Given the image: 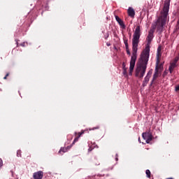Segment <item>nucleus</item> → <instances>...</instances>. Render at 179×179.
<instances>
[{"label": "nucleus", "instance_id": "1", "mask_svg": "<svg viewBox=\"0 0 179 179\" xmlns=\"http://www.w3.org/2000/svg\"><path fill=\"white\" fill-rule=\"evenodd\" d=\"M155 34V29H151L147 36V44L145 48L143 50L140 60L136 64V76L138 78H143L146 72V68H148V62H149V54L150 52V44H152V40H153V34Z\"/></svg>", "mask_w": 179, "mask_h": 179}, {"label": "nucleus", "instance_id": "2", "mask_svg": "<svg viewBox=\"0 0 179 179\" xmlns=\"http://www.w3.org/2000/svg\"><path fill=\"white\" fill-rule=\"evenodd\" d=\"M142 32L141 31V26H137L134 33L133 34L132 38V56L130 61L129 66V75H132L134 72V68H135V63L136 62V53L138 52V44H139V38H141V35Z\"/></svg>", "mask_w": 179, "mask_h": 179}, {"label": "nucleus", "instance_id": "3", "mask_svg": "<svg viewBox=\"0 0 179 179\" xmlns=\"http://www.w3.org/2000/svg\"><path fill=\"white\" fill-rule=\"evenodd\" d=\"M170 9V1H166L163 8V10L161 13L160 17L157 20L155 25L153 26L154 30L157 27V30L162 31L163 30V26L166 24L167 22V16H169V10Z\"/></svg>", "mask_w": 179, "mask_h": 179}, {"label": "nucleus", "instance_id": "4", "mask_svg": "<svg viewBox=\"0 0 179 179\" xmlns=\"http://www.w3.org/2000/svg\"><path fill=\"white\" fill-rule=\"evenodd\" d=\"M143 138L145 141L146 143H150L153 141V134L150 131H145L142 134Z\"/></svg>", "mask_w": 179, "mask_h": 179}, {"label": "nucleus", "instance_id": "5", "mask_svg": "<svg viewBox=\"0 0 179 179\" xmlns=\"http://www.w3.org/2000/svg\"><path fill=\"white\" fill-rule=\"evenodd\" d=\"M44 177V173L41 171L34 173L33 178L34 179H43Z\"/></svg>", "mask_w": 179, "mask_h": 179}, {"label": "nucleus", "instance_id": "6", "mask_svg": "<svg viewBox=\"0 0 179 179\" xmlns=\"http://www.w3.org/2000/svg\"><path fill=\"white\" fill-rule=\"evenodd\" d=\"M115 20L117 22L118 24L120 26L122 29H125V24L124 23V21L118 17V15H115Z\"/></svg>", "mask_w": 179, "mask_h": 179}, {"label": "nucleus", "instance_id": "7", "mask_svg": "<svg viewBox=\"0 0 179 179\" xmlns=\"http://www.w3.org/2000/svg\"><path fill=\"white\" fill-rule=\"evenodd\" d=\"M155 69L159 73L163 72V64H160V60H157Z\"/></svg>", "mask_w": 179, "mask_h": 179}, {"label": "nucleus", "instance_id": "8", "mask_svg": "<svg viewBox=\"0 0 179 179\" xmlns=\"http://www.w3.org/2000/svg\"><path fill=\"white\" fill-rule=\"evenodd\" d=\"M127 13L130 17H135V10H134L132 7H129L127 10Z\"/></svg>", "mask_w": 179, "mask_h": 179}, {"label": "nucleus", "instance_id": "9", "mask_svg": "<svg viewBox=\"0 0 179 179\" xmlns=\"http://www.w3.org/2000/svg\"><path fill=\"white\" fill-rule=\"evenodd\" d=\"M159 75H162V73H160V71H157V69L155 70V73L152 77V83H153V82H155V80H156V79L159 78Z\"/></svg>", "mask_w": 179, "mask_h": 179}, {"label": "nucleus", "instance_id": "10", "mask_svg": "<svg viewBox=\"0 0 179 179\" xmlns=\"http://www.w3.org/2000/svg\"><path fill=\"white\" fill-rule=\"evenodd\" d=\"M71 148H72V145H69L66 148H62L59 151V153H66V152L69 151Z\"/></svg>", "mask_w": 179, "mask_h": 179}, {"label": "nucleus", "instance_id": "11", "mask_svg": "<svg viewBox=\"0 0 179 179\" xmlns=\"http://www.w3.org/2000/svg\"><path fill=\"white\" fill-rule=\"evenodd\" d=\"M150 79V77L149 76H146L145 78H144L143 83V86H146L148 83H149V80Z\"/></svg>", "mask_w": 179, "mask_h": 179}, {"label": "nucleus", "instance_id": "12", "mask_svg": "<svg viewBox=\"0 0 179 179\" xmlns=\"http://www.w3.org/2000/svg\"><path fill=\"white\" fill-rule=\"evenodd\" d=\"M176 67H177V64H176V62H172L169 66V69H172L174 71V69H176Z\"/></svg>", "mask_w": 179, "mask_h": 179}, {"label": "nucleus", "instance_id": "13", "mask_svg": "<svg viewBox=\"0 0 179 179\" xmlns=\"http://www.w3.org/2000/svg\"><path fill=\"white\" fill-rule=\"evenodd\" d=\"M83 134H85V131H83V130H82L81 132L75 133L76 136H77L78 138H80V136H82V135H83Z\"/></svg>", "mask_w": 179, "mask_h": 179}, {"label": "nucleus", "instance_id": "14", "mask_svg": "<svg viewBox=\"0 0 179 179\" xmlns=\"http://www.w3.org/2000/svg\"><path fill=\"white\" fill-rule=\"evenodd\" d=\"M123 41L125 45V48H129V46L128 45V38H124Z\"/></svg>", "mask_w": 179, "mask_h": 179}, {"label": "nucleus", "instance_id": "15", "mask_svg": "<svg viewBox=\"0 0 179 179\" xmlns=\"http://www.w3.org/2000/svg\"><path fill=\"white\" fill-rule=\"evenodd\" d=\"M162 58V52H157V61H160Z\"/></svg>", "mask_w": 179, "mask_h": 179}, {"label": "nucleus", "instance_id": "16", "mask_svg": "<svg viewBox=\"0 0 179 179\" xmlns=\"http://www.w3.org/2000/svg\"><path fill=\"white\" fill-rule=\"evenodd\" d=\"M145 174L148 178H150V171L149 169L146 170Z\"/></svg>", "mask_w": 179, "mask_h": 179}, {"label": "nucleus", "instance_id": "17", "mask_svg": "<svg viewBox=\"0 0 179 179\" xmlns=\"http://www.w3.org/2000/svg\"><path fill=\"white\" fill-rule=\"evenodd\" d=\"M76 137L74 138V141L72 143V145H75V143H76V142H78V141H79V137H78L77 136H76Z\"/></svg>", "mask_w": 179, "mask_h": 179}, {"label": "nucleus", "instance_id": "18", "mask_svg": "<svg viewBox=\"0 0 179 179\" xmlns=\"http://www.w3.org/2000/svg\"><path fill=\"white\" fill-rule=\"evenodd\" d=\"M17 157H20V156H22V151L20 150L17 151Z\"/></svg>", "mask_w": 179, "mask_h": 179}, {"label": "nucleus", "instance_id": "19", "mask_svg": "<svg viewBox=\"0 0 179 179\" xmlns=\"http://www.w3.org/2000/svg\"><path fill=\"white\" fill-rule=\"evenodd\" d=\"M152 70H150L147 74V76H148V78H150L152 76Z\"/></svg>", "mask_w": 179, "mask_h": 179}, {"label": "nucleus", "instance_id": "20", "mask_svg": "<svg viewBox=\"0 0 179 179\" xmlns=\"http://www.w3.org/2000/svg\"><path fill=\"white\" fill-rule=\"evenodd\" d=\"M126 51L127 55H131V52L129 51V48H126Z\"/></svg>", "mask_w": 179, "mask_h": 179}, {"label": "nucleus", "instance_id": "21", "mask_svg": "<svg viewBox=\"0 0 179 179\" xmlns=\"http://www.w3.org/2000/svg\"><path fill=\"white\" fill-rule=\"evenodd\" d=\"M123 75L124 76H127L128 75V73L127 72V69L123 70Z\"/></svg>", "mask_w": 179, "mask_h": 179}, {"label": "nucleus", "instance_id": "22", "mask_svg": "<svg viewBox=\"0 0 179 179\" xmlns=\"http://www.w3.org/2000/svg\"><path fill=\"white\" fill-rule=\"evenodd\" d=\"M157 52H162V46H159L157 48Z\"/></svg>", "mask_w": 179, "mask_h": 179}, {"label": "nucleus", "instance_id": "23", "mask_svg": "<svg viewBox=\"0 0 179 179\" xmlns=\"http://www.w3.org/2000/svg\"><path fill=\"white\" fill-rule=\"evenodd\" d=\"M175 91H176V92H179V85H177V86L175 87Z\"/></svg>", "mask_w": 179, "mask_h": 179}, {"label": "nucleus", "instance_id": "24", "mask_svg": "<svg viewBox=\"0 0 179 179\" xmlns=\"http://www.w3.org/2000/svg\"><path fill=\"white\" fill-rule=\"evenodd\" d=\"M122 69L123 70H125V69H127V67H125V63H122Z\"/></svg>", "mask_w": 179, "mask_h": 179}, {"label": "nucleus", "instance_id": "25", "mask_svg": "<svg viewBox=\"0 0 179 179\" xmlns=\"http://www.w3.org/2000/svg\"><path fill=\"white\" fill-rule=\"evenodd\" d=\"M2 166H3L2 159L0 158V169L1 167H2Z\"/></svg>", "mask_w": 179, "mask_h": 179}, {"label": "nucleus", "instance_id": "26", "mask_svg": "<svg viewBox=\"0 0 179 179\" xmlns=\"http://www.w3.org/2000/svg\"><path fill=\"white\" fill-rule=\"evenodd\" d=\"M20 45L21 47H25L26 43L24 42V43H20Z\"/></svg>", "mask_w": 179, "mask_h": 179}, {"label": "nucleus", "instance_id": "27", "mask_svg": "<svg viewBox=\"0 0 179 179\" xmlns=\"http://www.w3.org/2000/svg\"><path fill=\"white\" fill-rule=\"evenodd\" d=\"M166 75H167V71H164L162 75L163 78H164V76H166Z\"/></svg>", "mask_w": 179, "mask_h": 179}, {"label": "nucleus", "instance_id": "28", "mask_svg": "<svg viewBox=\"0 0 179 179\" xmlns=\"http://www.w3.org/2000/svg\"><path fill=\"white\" fill-rule=\"evenodd\" d=\"M169 71L170 73H173V71L174 70H173V69H169Z\"/></svg>", "mask_w": 179, "mask_h": 179}, {"label": "nucleus", "instance_id": "29", "mask_svg": "<svg viewBox=\"0 0 179 179\" xmlns=\"http://www.w3.org/2000/svg\"><path fill=\"white\" fill-rule=\"evenodd\" d=\"M15 41H16L17 47H19V42L17 41V39L15 40Z\"/></svg>", "mask_w": 179, "mask_h": 179}, {"label": "nucleus", "instance_id": "30", "mask_svg": "<svg viewBox=\"0 0 179 179\" xmlns=\"http://www.w3.org/2000/svg\"><path fill=\"white\" fill-rule=\"evenodd\" d=\"M106 45H107L108 47H110V45H111V43H106Z\"/></svg>", "mask_w": 179, "mask_h": 179}, {"label": "nucleus", "instance_id": "31", "mask_svg": "<svg viewBox=\"0 0 179 179\" xmlns=\"http://www.w3.org/2000/svg\"><path fill=\"white\" fill-rule=\"evenodd\" d=\"M177 61H178V59H176L173 62H176V65H177Z\"/></svg>", "mask_w": 179, "mask_h": 179}, {"label": "nucleus", "instance_id": "32", "mask_svg": "<svg viewBox=\"0 0 179 179\" xmlns=\"http://www.w3.org/2000/svg\"><path fill=\"white\" fill-rule=\"evenodd\" d=\"M6 76L8 78V76H9V73H7Z\"/></svg>", "mask_w": 179, "mask_h": 179}, {"label": "nucleus", "instance_id": "33", "mask_svg": "<svg viewBox=\"0 0 179 179\" xmlns=\"http://www.w3.org/2000/svg\"><path fill=\"white\" fill-rule=\"evenodd\" d=\"M4 80H6L8 79V77L6 76L4 78H3Z\"/></svg>", "mask_w": 179, "mask_h": 179}, {"label": "nucleus", "instance_id": "34", "mask_svg": "<svg viewBox=\"0 0 179 179\" xmlns=\"http://www.w3.org/2000/svg\"><path fill=\"white\" fill-rule=\"evenodd\" d=\"M94 129H99V127H95Z\"/></svg>", "mask_w": 179, "mask_h": 179}, {"label": "nucleus", "instance_id": "35", "mask_svg": "<svg viewBox=\"0 0 179 179\" xmlns=\"http://www.w3.org/2000/svg\"><path fill=\"white\" fill-rule=\"evenodd\" d=\"M88 150H89V152H91L92 149L90 148V149H88Z\"/></svg>", "mask_w": 179, "mask_h": 179}, {"label": "nucleus", "instance_id": "36", "mask_svg": "<svg viewBox=\"0 0 179 179\" xmlns=\"http://www.w3.org/2000/svg\"><path fill=\"white\" fill-rule=\"evenodd\" d=\"M138 141H141V138H138Z\"/></svg>", "mask_w": 179, "mask_h": 179}, {"label": "nucleus", "instance_id": "37", "mask_svg": "<svg viewBox=\"0 0 179 179\" xmlns=\"http://www.w3.org/2000/svg\"><path fill=\"white\" fill-rule=\"evenodd\" d=\"M116 160H118V158H116Z\"/></svg>", "mask_w": 179, "mask_h": 179}, {"label": "nucleus", "instance_id": "38", "mask_svg": "<svg viewBox=\"0 0 179 179\" xmlns=\"http://www.w3.org/2000/svg\"><path fill=\"white\" fill-rule=\"evenodd\" d=\"M116 156H118V154H116Z\"/></svg>", "mask_w": 179, "mask_h": 179}]
</instances>
